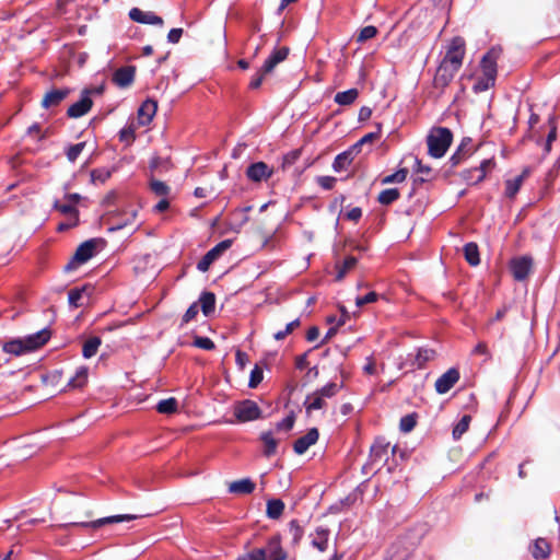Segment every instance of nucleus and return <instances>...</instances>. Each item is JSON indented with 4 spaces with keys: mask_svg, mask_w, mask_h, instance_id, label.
Masks as SVG:
<instances>
[{
    "mask_svg": "<svg viewBox=\"0 0 560 560\" xmlns=\"http://www.w3.org/2000/svg\"><path fill=\"white\" fill-rule=\"evenodd\" d=\"M50 330L43 328L34 334L14 338L3 343L2 350L12 355H23L42 348L50 339Z\"/></svg>",
    "mask_w": 560,
    "mask_h": 560,
    "instance_id": "obj_1",
    "label": "nucleus"
},
{
    "mask_svg": "<svg viewBox=\"0 0 560 560\" xmlns=\"http://www.w3.org/2000/svg\"><path fill=\"white\" fill-rule=\"evenodd\" d=\"M287 552L281 547L280 535L272 536L262 548H256L241 556L237 560H285Z\"/></svg>",
    "mask_w": 560,
    "mask_h": 560,
    "instance_id": "obj_2",
    "label": "nucleus"
},
{
    "mask_svg": "<svg viewBox=\"0 0 560 560\" xmlns=\"http://www.w3.org/2000/svg\"><path fill=\"white\" fill-rule=\"evenodd\" d=\"M453 140V133L448 128H433L427 137L428 152L432 158L444 156Z\"/></svg>",
    "mask_w": 560,
    "mask_h": 560,
    "instance_id": "obj_3",
    "label": "nucleus"
},
{
    "mask_svg": "<svg viewBox=\"0 0 560 560\" xmlns=\"http://www.w3.org/2000/svg\"><path fill=\"white\" fill-rule=\"evenodd\" d=\"M106 242L101 237L90 238L81 243L72 255V269L81 266L104 249Z\"/></svg>",
    "mask_w": 560,
    "mask_h": 560,
    "instance_id": "obj_4",
    "label": "nucleus"
},
{
    "mask_svg": "<svg viewBox=\"0 0 560 560\" xmlns=\"http://www.w3.org/2000/svg\"><path fill=\"white\" fill-rule=\"evenodd\" d=\"M103 92V88H88L82 90L80 94V98L72 103V117H81L85 115L93 105L92 97L94 95H101Z\"/></svg>",
    "mask_w": 560,
    "mask_h": 560,
    "instance_id": "obj_5",
    "label": "nucleus"
},
{
    "mask_svg": "<svg viewBox=\"0 0 560 560\" xmlns=\"http://www.w3.org/2000/svg\"><path fill=\"white\" fill-rule=\"evenodd\" d=\"M234 416L240 422L254 421L261 418V409L255 401L245 399L234 406Z\"/></svg>",
    "mask_w": 560,
    "mask_h": 560,
    "instance_id": "obj_6",
    "label": "nucleus"
},
{
    "mask_svg": "<svg viewBox=\"0 0 560 560\" xmlns=\"http://www.w3.org/2000/svg\"><path fill=\"white\" fill-rule=\"evenodd\" d=\"M465 51L464 38L456 36L450 42L443 60L460 68L465 57Z\"/></svg>",
    "mask_w": 560,
    "mask_h": 560,
    "instance_id": "obj_7",
    "label": "nucleus"
},
{
    "mask_svg": "<svg viewBox=\"0 0 560 560\" xmlns=\"http://www.w3.org/2000/svg\"><path fill=\"white\" fill-rule=\"evenodd\" d=\"M232 245L231 240H224L211 248L198 262L197 268L199 271L206 272L209 270L211 264L215 261L225 250Z\"/></svg>",
    "mask_w": 560,
    "mask_h": 560,
    "instance_id": "obj_8",
    "label": "nucleus"
},
{
    "mask_svg": "<svg viewBox=\"0 0 560 560\" xmlns=\"http://www.w3.org/2000/svg\"><path fill=\"white\" fill-rule=\"evenodd\" d=\"M460 68L442 59L434 75V85L440 89L446 88L454 79Z\"/></svg>",
    "mask_w": 560,
    "mask_h": 560,
    "instance_id": "obj_9",
    "label": "nucleus"
},
{
    "mask_svg": "<svg viewBox=\"0 0 560 560\" xmlns=\"http://www.w3.org/2000/svg\"><path fill=\"white\" fill-rule=\"evenodd\" d=\"M502 52L500 47H492L481 59V70L488 80L495 81L497 61Z\"/></svg>",
    "mask_w": 560,
    "mask_h": 560,
    "instance_id": "obj_10",
    "label": "nucleus"
},
{
    "mask_svg": "<svg viewBox=\"0 0 560 560\" xmlns=\"http://www.w3.org/2000/svg\"><path fill=\"white\" fill-rule=\"evenodd\" d=\"M137 516L133 514H120V515H113L107 517H102L92 522H72V528L73 527H91V528H100L107 524H114V523H120V522H128L136 520Z\"/></svg>",
    "mask_w": 560,
    "mask_h": 560,
    "instance_id": "obj_11",
    "label": "nucleus"
},
{
    "mask_svg": "<svg viewBox=\"0 0 560 560\" xmlns=\"http://www.w3.org/2000/svg\"><path fill=\"white\" fill-rule=\"evenodd\" d=\"M459 380V372L457 369H450L442 374L435 382V390L439 394L447 393Z\"/></svg>",
    "mask_w": 560,
    "mask_h": 560,
    "instance_id": "obj_12",
    "label": "nucleus"
},
{
    "mask_svg": "<svg viewBox=\"0 0 560 560\" xmlns=\"http://www.w3.org/2000/svg\"><path fill=\"white\" fill-rule=\"evenodd\" d=\"M532 265V258L527 256L513 259L511 261L513 277L518 281L526 279L530 272Z\"/></svg>",
    "mask_w": 560,
    "mask_h": 560,
    "instance_id": "obj_13",
    "label": "nucleus"
},
{
    "mask_svg": "<svg viewBox=\"0 0 560 560\" xmlns=\"http://www.w3.org/2000/svg\"><path fill=\"white\" fill-rule=\"evenodd\" d=\"M494 165L492 159H486L480 163L479 167L465 172V178L471 184H478L485 179L487 172L491 171Z\"/></svg>",
    "mask_w": 560,
    "mask_h": 560,
    "instance_id": "obj_14",
    "label": "nucleus"
},
{
    "mask_svg": "<svg viewBox=\"0 0 560 560\" xmlns=\"http://www.w3.org/2000/svg\"><path fill=\"white\" fill-rule=\"evenodd\" d=\"M129 18L132 21H135L137 23H141V24H151V25H159V26L163 25L162 18H160L159 15H156L155 13H153L151 11H142L139 8H132L129 11Z\"/></svg>",
    "mask_w": 560,
    "mask_h": 560,
    "instance_id": "obj_15",
    "label": "nucleus"
},
{
    "mask_svg": "<svg viewBox=\"0 0 560 560\" xmlns=\"http://www.w3.org/2000/svg\"><path fill=\"white\" fill-rule=\"evenodd\" d=\"M318 430L316 428H313L307 431V433L301 438H299L294 444L293 450L296 454L302 455L304 454L310 446L315 444L318 440Z\"/></svg>",
    "mask_w": 560,
    "mask_h": 560,
    "instance_id": "obj_16",
    "label": "nucleus"
},
{
    "mask_svg": "<svg viewBox=\"0 0 560 560\" xmlns=\"http://www.w3.org/2000/svg\"><path fill=\"white\" fill-rule=\"evenodd\" d=\"M94 287L84 284L81 288H72V307L85 306L90 303Z\"/></svg>",
    "mask_w": 560,
    "mask_h": 560,
    "instance_id": "obj_17",
    "label": "nucleus"
},
{
    "mask_svg": "<svg viewBox=\"0 0 560 560\" xmlns=\"http://www.w3.org/2000/svg\"><path fill=\"white\" fill-rule=\"evenodd\" d=\"M272 171L264 162H257L248 166L246 175L254 182H260L271 176Z\"/></svg>",
    "mask_w": 560,
    "mask_h": 560,
    "instance_id": "obj_18",
    "label": "nucleus"
},
{
    "mask_svg": "<svg viewBox=\"0 0 560 560\" xmlns=\"http://www.w3.org/2000/svg\"><path fill=\"white\" fill-rule=\"evenodd\" d=\"M135 72L132 66L121 67L115 71L113 81L119 88H127L133 82Z\"/></svg>",
    "mask_w": 560,
    "mask_h": 560,
    "instance_id": "obj_19",
    "label": "nucleus"
},
{
    "mask_svg": "<svg viewBox=\"0 0 560 560\" xmlns=\"http://www.w3.org/2000/svg\"><path fill=\"white\" fill-rule=\"evenodd\" d=\"M158 109V104L153 100H147L138 110V120L142 126L149 125Z\"/></svg>",
    "mask_w": 560,
    "mask_h": 560,
    "instance_id": "obj_20",
    "label": "nucleus"
},
{
    "mask_svg": "<svg viewBox=\"0 0 560 560\" xmlns=\"http://www.w3.org/2000/svg\"><path fill=\"white\" fill-rule=\"evenodd\" d=\"M68 93V89H52L44 96L42 101L43 107L51 108L59 105L67 97Z\"/></svg>",
    "mask_w": 560,
    "mask_h": 560,
    "instance_id": "obj_21",
    "label": "nucleus"
},
{
    "mask_svg": "<svg viewBox=\"0 0 560 560\" xmlns=\"http://www.w3.org/2000/svg\"><path fill=\"white\" fill-rule=\"evenodd\" d=\"M289 55V48L288 47H281L279 49L273 50V52L269 56V58L265 61L262 68L264 72H272V70L276 68V66L283 60L287 59Z\"/></svg>",
    "mask_w": 560,
    "mask_h": 560,
    "instance_id": "obj_22",
    "label": "nucleus"
},
{
    "mask_svg": "<svg viewBox=\"0 0 560 560\" xmlns=\"http://www.w3.org/2000/svg\"><path fill=\"white\" fill-rule=\"evenodd\" d=\"M354 154H357V152L353 148H350L349 150L338 154L332 163V168L336 172L347 170L348 166L352 163Z\"/></svg>",
    "mask_w": 560,
    "mask_h": 560,
    "instance_id": "obj_23",
    "label": "nucleus"
},
{
    "mask_svg": "<svg viewBox=\"0 0 560 560\" xmlns=\"http://www.w3.org/2000/svg\"><path fill=\"white\" fill-rule=\"evenodd\" d=\"M471 140L464 139L455 153L450 158V163L453 167L462 163L470 154Z\"/></svg>",
    "mask_w": 560,
    "mask_h": 560,
    "instance_id": "obj_24",
    "label": "nucleus"
},
{
    "mask_svg": "<svg viewBox=\"0 0 560 560\" xmlns=\"http://www.w3.org/2000/svg\"><path fill=\"white\" fill-rule=\"evenodd\" d=\"M528 171L524 170L522 174L516 176L515 178L508 179L505 182V196L509 198H513L520 190L524 179L527 177Z\"/></svg>",
    "mask_w": 560,
    "mask_h": 560,
    "instance_id": "obj_25",
    "label": "nucleus"
},
{
    "mask_svg": "<svg viewBox=\"0 0 560 560\" xmlns=\"http://www.w3.org/2000/svg\"><path fill=\"white\" fill-rule=\"evenodd\" d=\"M102 343V340L97 336H92L82 341V355L85 359L94 357Z\"/></svg>",
    "mask_w": 560,
    "mask_h": 560,
    "instance_id": "obj_26",
    "label": "nucleus"
},
{
    "mask_svg": "<svg viewBox=\"0 0 560 560\" xmlns=\"http://www.w3.org/2000/svg\"><path fill=\"white\" fill-rule=\"evenodd\" d=\"M389 447V443H387L384 439H376L374 444L371 446V457L374 462H382L386 455Z\"/></svg>",
    "mask_w": 560,
    "mask_h": 560,
    "instance_id": "obj_27",
    "label": "nucleus"
},
{
    "mask_svg": "<svg viewBox=\"0 0 560 560\" xmlns=\"http://www.w3.org/2000/svg\"><path fill=\"white\" fill-rule=\"evenodd\" d=\"M255 483L250 479H241L230 483L229 491L231 493L249 494L254 491Z\"/></svg>",
    "mask_w": 560,
    "mask_h": 560,
    "instance_id": "obj_28",
    "label": "nucleus"
},
{
    "mask_svg": "<svg viewBox=\"0 0 560 560\" xmlns=\"http://www.w3.org/2000/svg\"><path fill=\"white\" fill-rule=\"evenodd\" d=\"M357 262H358V259L353 256H348L345 258V260L342 262H337L336 264V270H337L336 280L341 281L346 277V275L355 267Z\"/></svg>",
    "mask_w": 560,
    "mask_h": 560,
    "instance_id": "obj_29",
    "label": "nucleus"
},
{
    "mask_svg": "<svg viewBox=\"0 0 560 560\" xmlns=\"http://www.w3.org/2000/svg\"><path fill=\"white\" fill-rule=\"evenodd\" d=\"M304 406L307 413H311L313 410H319L326 407V400L324 397L318 395L316 392L306 396L304 401Z\"/></svg>",
    "mask_w": 560,
    "mask_h": 560,
    "instance_id": "obj_30",
    "label": "nucleus"
},
{
    "mask_svg": "<svg viewBox=\"0 0 560 560\" xmlns=\"http://www.w3.org/2000/svg\"><path fill=\"white\" fill-rule=\"evenodd\" d=\"M532 555L536 559L548 558L550 555V545L544 538L536 539L532 548Z\"/></svg>",
    "mask_w": 560,
    "mask_h": 560,
    "instance_id": "obj_31",
    "label": "nucleus"
},
{
    "mask_svg": "<svg viewBox=\"0 0 560 560\" xmlns=\"http://www.w3.org/2000/svg\"><path fill=\"white\" fill-rule=\"evenodd\" d=\"M260 440L264 443V455L270 457L276 454L278 441L273 438L271 432H262Z\"/></svg>",
    "mask_w": 560,
    "mask_h": 560,
    "instance_id": "obj_32",
    "label": "nucleus"
},
{
    "mask_svg": "<svg viewBox=\"0 0 560 560\" xmlns=\"http://www.w3.org/2000/svg\"><path fill=\"white\" fill-rule=\"evenodd\" d=\"M359 95V91L357 89H350L343 92H338L335 95V102L341 106L351 105Z\"/></svg>",
    "mask_w": 560,
    "mask_h": 560,
    "instance_id": "obj_33",
    "label": "nucleus"
},
{
    "mask_svg": "<svg viewBox=\"0 0 560 560\" xmlns=\"http://www.w3.org/2000/svg\"><path fill=\"white\" fill-rule=\"evenodd\" d=\"M199 302L201 311L206 316L214 311L215 296L212 292H203L199 298Z\"/></svg>",
    "mask_w": 560,
    "mask_h": 560,
    "instance_id": "obj_34",
    "label": "nucleus"
},
{
    "mask_svg": "<svg viewBox=\"0 0 560 560\" xmlns=\"http://www.w3.org/2000/svg\"><path fill=\"white\" fill-rule=\"evenodd\" d=\"M284 510V503L280 499H272L267 502V516L272 520L279 518Z\"/></svg>",
    "mask_w": 560,
    "mask_h": 560,
    "instance_id": "obj_35",
    "label": "nucleus"
},
{
    "mask_svg": "<svg viewBox=\"0 0 560 560\" xmlns=\"http://www.w3.org/2000/svg\"><path fill=\"white\" fill-rule=\"evenodd\" d=\"M464 256L467 262L471 266H477L480 262L479 249L476 243H468L464 246Z\"/></svg>",
    "mask_w": 560,
    "mask_h": 560,
    "instance_id": "obj_36",
    "label": "nucleus"
},
{
    "mask_svg": "<svg viewBox=\"0 0 560 560\" xmlns=\"http://www.w3.org/2000/svg\"><path fill=\"white\" fill-rule=\"evenodd\" d=\"M328 529L317 528L315 537L312 540L313 547L317 548L319 551H325L328 547Z\"/></svg>",
    "mask_w": 560,
    "mask_h": 560,
    "instance_id": "obj_37",
    "label": "nucleus"
},
{
    "mask_svg": "<svg viewBox=\"0 0 560 560\" xmlns=\"http://www.w3.org/2000/svg\"><path fill=\"white\" fill-rule=\"evenodd\" d=\"M400 197V192L397 188H389L382 190L377 197V201L381 205L387 206L396 201Z\"/></svg>",
    "mask_w": 560,
    "mask_h": 560,
    "instance_id": "obj_38",
    "label": "nucleus"
},
{
    "mask_svg": "<svg viewBox=\"0 0 560 560\" xmlns=\"http://www.w3.org/2000/svg\"><path fill=\"white\" fill-rule=\"evenodd\" d=\"M177 405H178L177 400L174 397H171V398L161 400L156 406V410L160 413L171 415V413L176 412Z\"/></svg>",
    "mask_w": 560,
    "mask_h": 560,
    "instance_id": "obj_39",
    "label": "nucleus"
},
{
    "mask_svg": "<svg viewBox=\"0 0 560 560\" xmlns=\"http://www.w3.org/2000/svg\"><path fill=\"white\" fill-rule=\"evenodd\" d=\"M435 358V351L432 349L421 348L416 357V364L419 369L423 368L427 362Z\"/></svg>",
    "mask_w": 560,
    "mask_h": 560,
    "instance_id": "obj_40",
    "label": "nucleus"
},
{
    "mask_svg": "<svg viewBox=\"0 0 560 560\" xmlns=\"http://www.w3.org/2000/svg\"><path fill=\"white\" fill-rule=\"evenodd\" d=\"M471 421V417L468 415H465L454 427L453 429V438L455 440H459L465 432H467L469 428V423Z\"/></svg>",
    "mask_w": 560,
    "mask_h": 560,
    "instance_id": "obj_41",
    "label": "nucleus"
},
{
    "mask_svg": "<svg viewBox=\"0 0 560 560\" xmlns=\"http://www.w3.org/2000/svg\"><path fill=\"white\" fill-rule=\"evenodd\" d=\"M340 388H341V385L330 382L315 392L318 395H320L322 397H324L326 400V399L331 398L335 395H337V393L340 390Z\"/></svg>",
    "mask_w": 560,
    "mask_h": 560,
    "instance_id": "obj_42",
    "label": "nucleus"
},
{
    "mask_svg": "<svg viewBox=\"0 0 560 560\" xmlns=\"http://www.w3.org/2000/svg\"><path fill=\"white\" fill-rule=\"evenodd\" d=\"M89 369L86 366H80L75 371V375L72 376V388L82 387L88 381Z\"/></svg>",
    "mask_w": 560,
    "mask_h": 560,
    "instance_id": "obj_43",
    "label": "nucleus"
},
{
    "mask_svg": "<svg viewBox=\"0 0 560 560\" xmlns=\"http://www.w3.org/2000/svg\"><path fill=\"white\" fill-rule=\"evenodd\" d=\"M289 534L292 538V544L293 545H296L299 544V541L301 540V538L303 537V534H304V530L303 528L300 526V524L298 523V521L295 520H292L290 523H289Z\"/></svg>",
    "mask_w": 560,
    "mask_h": 560,
    "instance_id": "obj_44",
    "label": "nucleus"
},
{
    "mask_svg": "<svg viewBox=\"0 0 560 560\" xmlns=\"http://www.w3.org/2000/svg\"><path fill=\"white\" fill-rule=\"evenodd\" d=\"M408 175L407 168H400L394 174L387 175L382 178V184L402 183Z\"/></svg>",
    "mask_w": 560,
    "mask_h": 560,
    "instance_id": "obj_45",
    "label": "nucleus"
},
{
    "mask_svg": "<svg viewBox=\"0 0 560 560\" xmlns=\"http://www.w3.org/2000/svg\"><path fill=\"white\" fill-rule=\"evenodd\" d=\"M150 188L156 196L160 197H166L170 194V187L164 182L158 179L150 180Z\"/></svg>",
    "mask_w": 560,
    "mask_h": 560,
    "instance_id": "obj_46",
    "label": "nucleus"
},
{
    "mask_svg": "<svg viewBox=\"0 0 560 560\" xmlns=\"http://www.w3.org/2000/svg\"><path fill=\"white\" fill-rule=\"evenodd\" d=\"M380 136H381V126L378 125L377 131H373V132L366 133L352 148L358 153L359 150H360V147H362L365 143H372L373 141L378 139Z\"/></svg>",
    "mask_w": 560,
    "mask_h": 560,
    "instance_id": "obj_47",
    "label": "nucleus"
},
{
    "mask_svg": "<svg viewBox=\"0 0 560 560\" xmlns=\"http://www.w3.org/2000/svg\"><path fill=\"white\" fill-rule=\"evenodd\" d=\"M300 326V319L296 318L290 322L283 330H279L273 335L276 340H283L288 335H290L295 328Z\"/></svg>",
    "mask_w": 560,
    "mask_h": 560,
    "instance_id": "obj_48",
    "label": "nucleus"
},
{
    "mask_svg": "<svg viewBox=\"0 0 560 560\" xmlns=\"http://www.w3.org/2000/svg\"><path fill=\"white\" fill-rule=\"evenodd\" d=\"M377 34V28L375 26L369 25L361 30L360 34L358 35L357 40L359 43H364Z\"/></svg>",
    "mask_w": 560,
    "mask_h": 560,
    "instance_id": "obj_49",
    "label": "nucleus"
},
{
    "mask_svg": "<svg viewBox=\"0 0 560 560\" xmlns=\"http://www.w3.org/2000/svg\"><path fill=\"white\" fill-rule=\"evenodd\" d=\"M416 418L413 415H407L400 419V430L402 432H410L416 427Z\"/></svg>",
    "mask_w": 560,
    "mask_h": 560,
    "instance_id": "obj_50",
    "label": "nucleus"
},
{
    "mask_svg": "<svg viewBox=\"0 0 560 560\" xmlns=\"http://www.w3.org/2000/svg\"><path fill=\"white\" fill-rule=\"evenodd\" d=\"M194 346L203 350H212L215 347L214 342L208 337H196Z\"/></svg>",
    "mask_w": 560,
    "mask_h": 560,
    "instance_id": "obj_51",
    "label": "nucleus"
},
{
    "mask_svg": "<svg viewBox=\"0 0 560 560\" xmlns=\"http://www.w3.org/2000/svg\"><path fill=\"white\" fill-rule=\"evenodd\" d=\"M199 312V305L197 302L192 303L182 318V325L188 324L192 320Z\"/></svg>",
    "mask_w": 560,
    "mask_h": 560,
    "instance_id": "obj_52",
    "label": "nucleus"
},
{
    "mask_svg": "<svg viewBox=\"0 0 560 560\" xmlns=\"http://www.w3.org/2000/svg\"><path fill=\"white\" fill-rule=\"evenodd\" d=\"M262 381V370L259 366H255L250 372L249 387L255 388Z\"/></svg>",
    "mask_w": 560,
    "mask_h": 560,
    "instance_id": "obj_53",
    "label": "nucleus"
},
{
    "mask_svg": "<svg viewBox=\"0 0 560 560\" xmlns=\"http://www.w3.org/2000/svg\"><path fill=\"white\" fill-rule=\"evenodd\" d=\"M494 82L495 81L488 80V77H485L482 74V78H479L478 81L475 83L474 90L476 92H483V91L488 90L489 88L493 86Z\"/></svg>",
    "mask_w": 560,
    "mask_h": 560,
    "instance_id": "obj_54",
    "label": "nucleus"
},
{
    "mask_svg": "<svg viewBox=\"0 0 560 560\" xmlns=\"http://www.w3.org/2000/svg\"><path fill=\"white\" fill-rule=\"evenodd\" d=\"M110 177V172L107 170H95L91 173L93 183H105Z\"/></svg>",
    "mask_w": 560,
    "mask_h": 560,
    "instance_id": "obj_55",
    "label": "nucleus"
},
{
    "mask_svg": "<svg viewBox=\"0 0 560 560\" xmlns=\"http://www.w3.org/2000/svg\"><path fill=\"white\" fill-rule=\"evenodd\" d=\"M336 182L337 179L332 176H319L317 178L318 185L326 190L332 189Z\"/></svg>",
    "mask_w": 560,
    "mask_h": 560,
    "instance_id": "obj_56",
    "label": "nucleus"
},
{
    "mask_svg": "<svg viewBox=\"0 0 560 560\" xmlns=\"http://www.w3.org/2000/svg\"><path fill=\"white\" fill-rule=\"evenodd\" d=\"M377 300V294L375 292H370L364 296H359L355 299V304L358 307H362L365 304L373 303Z\"/></svg>",
    "mask_w": 560,
    "mask_h": 560,
    "instance_id": "obj_57",
    "label": "nucleus"
},
{
    "mask_svg": "<svg viewBox=\"0 0 560 560\" xmlns=\"http://www.w3.org/2000/svg\"><path fill=\"white\" fill-rule=\"evenodd\" d=\"M266 74H268V72H264V71H262V68H260V69L257 71V73L253 77V79H252V81H250V83H249V86H250L252 89H258V88L261 85V83H262L264 78H265V75H266Z\"/></svg>",
    "mask_w": 560,
    "mask_h": 560,
    "instance_id": "obj_58",
    "label": "nucleus"
},
{
    "mask_svg": "<svg viewBox=\"0 0 560 560\" xmlns=\"http://www.w3.org/2000/svg\"><path fill=\"white\" fill-rule=\"evenodd\" d=\"M294 424V416L290 415L285 417L282 421L277 423V430H285L289 431L293 428Z\"/></svg>",
    "mask_w": 560,
    "mask_h": 560,
    "instance_id": "obj_59",
    "label": "nucleus"
},
{
    "mask_svg": "<svg viewBox=\"0 0 560 560\" xmlns=\"http://www.w3.org/2000/svg\"><path fill=\"white\" fill-rule=\"evenodd\" d=\"M182 35H183V30L182 28H172L168 32L167 39H168L170 43L176 44V43L179 42Z\"/></svg>",
    "mask_w": 560,
    "mask_h": 560,
    "instance_id": "obj_60",
    "label": "nucleus"
},
{
    "mask_svg": "<svg viewBox=\"0 0 560 560\" xmlns=\"http://www.w3.org/2000/svg\"><path fill=\"white\" fill-rule=\"evenodd\" d=\"M362 217V210L359 207L352 208L348 213L347 218L351 221H358Z\"/></svg>",
    "mask_w": 560,
    "mask_h": 560,
    "instance_id": "obj_61",
    "label": "nucleus"
},
{
    "mask_svg": "<svg viewBox=\"0 0 560 560\" xmlns=\"http://www.w3.org/2000/svg\"><path fill=\"white\" fill-rule=\"evenodd\" d=\"M86 141L79 142L77 144H72V161L77 159V156L84 150L86 147Z\"/></svg>",
    "mask_w": 560,
    "mask_h": 560,
    "instance_id": "obj_62",
    "label": "nucleus"
},
{
    "mask_svg": "<svg viewBox=\"0 0 560 560\" xmlns=\"http://www.w3.org/2000/svg\"><path fill=\"white\" fill-rule=\"evenodd\" d=\"M475 354H482L489 357L488 347L485 342H478L474 349Z\"/></svg>",
    "mask_w": 560,
    "mask_h": 560,
    "instance_id": "obj_63",
    "label": "nucleus"
},
{
    "mask_svg": "<svg viewBox=\"0 0 560 560\" xmlns=\"http://www.w3.org/2000/svg\"><path fill=\"white\" fill-rule=\"evenodd\" d=\"M170 207V202L168 200L164 197L163 199H161L154 207V210L156 212H163L165 210H167Z\"/></svg>",
    "mask_w": 560,
    "mask_h": 560,
    "instance_id": "obj_64",
    "label": "nucleus"
}]
</instances>
